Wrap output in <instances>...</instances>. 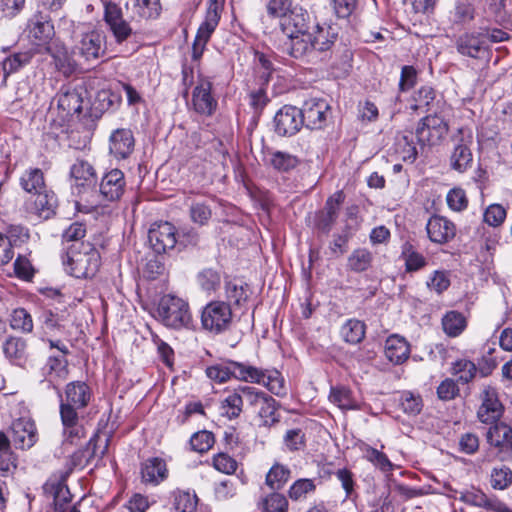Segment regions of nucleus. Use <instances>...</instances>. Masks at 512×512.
Returning a JSON list of instances; mask_svg holds the SVG:
<instances>
[{"mask_svg": "<svg viewBox=\"0 0 512 512\" xmlns=\"http://www.w3.org/2000/svg\"><path fill=\"white\" fill-rule=\"evenodd\" d=\"M512 484V470L507 466L494 468L491 472V486L497 490H505Z\"/></svg>", "mask_w": 512, "mask_h": 512, "instance_id": "nucleus-59", "label": "nucleus"}, {"mask_svg": "<svg viewBox=\"0 0 512 512\" xmlns=\"http://www.w3.org/2000/svg\"><path fill=\"white\" fill-rule=\"evenodd\" d=\"M457 51L467 57L481 58L487 52L489 46L486 45L485 37L482 32H467L462 34L456 40Z\"/></svg>", "mask_w": 512, "mask_h": 512, "instance_id": "nucleus-19", "label": "nucleus"}, {"mask_svg": "<svg viewBox=\"0 0 512 512\" xmlns=\"http://www.w3.org/2000/svg\"><path fill=\"white\" fill-rule=\"evenodd\" d=\"M168 476L166 463L163 459L152 457L141 465L142 481L146 484L158 485Z\"/></svg>", "mask_w": 512, "mask_h": 512, "instance_id": "nucleus-28", "label": "nucleus"}, {"mask_svg": "<svg viewBox=\"0 0 512 512\" xmlns=\"http://www.w3.org/2000/svg\"><path fill=\"white\" fill-rule=\"evenodd\" d=\"M291 470L282 464L275 463L266 474L265 483L273 491L281 490L288 482Z\"/></svg>", "mask_w": 512, "mask_h": 512, "instance_id": "nucleus-37", "label": "nucleus"}, {"mask_svg": "<svg viewBox=\"0 0 512 512\" xmlns=\"http://www.w3.org/2000/svg\"><path fill=\"white\" fill-rule=\"evenodd\" d=\"M214 444V435L209 431L195 433L190 439L192 449L199 453L208 451Z\"/></svg>", "mask_w": 512, "mask_h": 512, "instance_id": "nucleus-64", "label": "nucleus"}, {"mask_svg": "<svg viewBox=\"0 0 512 512\" xmlns=\"http://www.w3.org/2000/svg\"><path fill=\"white\" fill-rule=\"evenodd\" d=\"M304 124L309 129H321L330 115V106L324 99L310 98L300 109Z\"/></svg>", "mask_w": 512, "mask_h": 512, "instance_id": "nucleus-14", "label": "nucleus"}, {"mask_svg": "<svg viewBox=\"0 0 512 512\" xmlns=\"http://www.w3.org/2000/svg\"><path fill=\"white\" fill-rule=\"evenodd\" d=\"M59 397L62 444L64 447L79 445L86 436L82 414L91 401V388L83 381H73L66 385L64 394L59 393Z\"/></svg>", "mask_w": 512, "mask_h": 512, "instance_id": "nucleus-1", "label": "nucleus"}, {"mask_svg": "<svg viewBox=\"0 0 512 512\" xmlns=\"http://www.w3.org/2000/svg\"><path fill=\"white\" fill-rule=\"evenodd\" d=\"M125 185L124 173L119 169H112L102 177L99 192L106 201H115L123 195Z\"/></svg>", "mask_w": 512, "mask_h": 512, "instance_id": "nucleus-24", "label": "nucleus"}, {"mask_svg": "<svg viewBox=\"0 0 512 512\" xmlns=\"http://www.w3.org/2000/svg\"><path fill=\"white\" fill-rule=\"evenodd\" d=\"M10 327L22 333H31L34 327L32 316L24 308H17L11 314Z\"/></svg>", "mask_w": 512, "mask_h": 512, "instance_id": "nucleus-45", "label": "nucleus"}, {"mask_svg": "<svg viewBox=\"0 0 512 512\" xmlns=\"http://www.w3.org/2000/svg\"><path fill=\"white\" fill-rule=\"evenodd\" d=\"M197 282L202 290L212 292L220 286L221 277L216 270L207 268L198 273Z\"/></svg>", "mask_w": 512, "mask_h": 512, "instance_id": "nucleus-55", "label": "nucleus"}, {"mask_svg": "<svg viewBox=\"0 0 512 512\" xmlns=\"http://www.w3.org/2000/svg\"><path fill=\"white\" fill-rule=\"evenodd\" d=\"M299 163L296 156L282 151L271 153L270 164L278 171L287 172L294 169Z\"/></svg>", "mask_w": 512, "mask_h": 512, "instance_id": "nucleus-53", "label": "nucleus"}, {"mask_svg": "<svg viewBox=\"0 0 512 512\" xmlns=\"http://www.w3.org/2000/svg\"><path fill=\"white\" fill-rule=\"evenodd\" d=\"M274 124L275 131L278 135L292 136L304 125V120L300 109L285 105L276 113Z\"/></svg>", "mask_w": 512, "mask_h": 512, "instance_id": "nucleus-15", "label": "nucleus"}, {"mask_svg": "<svg viewBox=\"0 0 512 512\" xmlns=\"http://www.w3.org/2000/svg\"><path fill=\"white\" fill-rule=\"evenodd\" d=\"M475 17L474 7L466 0L458 1L453 12L455 23L465 24L472 21Z\"/></svg>", "mask_w": 512, "mask_h": 512, "instance_id": "nucleus-63", "label": "nucleus"}, {"mask_svg": "<svg viewBox=\"0 0 512 512\" xmlns=\"http://www.w3.org/2000/svg\"><path fill=\"white\" fill-rule=\"evenodd\" d=\"M135 139L130 129L119 128L109 138V151L118 160L128 158L134 150Z\"/></svg>", "mask_w": 512, "mask_h": 512, "instance_id": "nucleus-25", "label": "nucleus"}, {"mask_svg": "<svg viewBox=\"0 0 512 512\" xmlns=\"http://www.w3.org/2000/svg\"><path fill=\"white\" fill-rule=\"evenodd\" d=\"M65 270L75 278L93 277L101 264L98 250L91 243H73L63 259Z\"/></svg>", "mask_w": 512, "mask_h": 512, "instance_id": "nucleus-3", "label": "nucleus"}, {"mask_svg": "<svg viewBox=\"0 0 512 512\" xmlns=\"http://www.w3.org/2000/svg\"><path fill=\"white\" fill-rule=\"evenodd\" d=\"M410 355V346L405 338L399 335H391L385 342V356L393 364L399 365L405 362Z\"/></svg>", "mask_w": 512, "mask_h": 512, "instance_id": "nucleus-30", "label": "nucleus"}, {"mask_svg": "<svg viewBox=\"0 0 512 512\" xmlns=\"http://www.w3.org/2000/svg\"><path fill=\"white\" fill-rule=\"evenodd\" d=\"M32 57L33 53L31 51L18 52L6 57L2 61L4 78H7L10 74L17 72L19 69L29 64Z\"/></svg>", "mask_w": 512, "mask_h": 512, "instance_id": "nucleus-39", "label": "nucleus"}, {"mask_svg": "<svg viewBox=\"0 0 512 512\" xmlns=\"http://www.w3.org/2000/svg\"><path fill=\"white\" fill-rule=\"evenodd\" d=\"M70 175L74 180L78 194L92 191L97 182V176L93 166L84 160H77L70 169Z\"/></svg>", "mask_w": 512, "mask_h": 512, "instance_id": "nucleus-20", "label": "nucleus"}, {"mask_svg": "<svg viewBox=\"0 0 512 512\" xmlns=\"http://www.w3.org/2000/svg\"><path fill=\"white\" fill-rule=\"evenodd\" d=\"M213 84L207 79L197 82L192 91V108L201 116H212L218 107V100L212 92Z\"/></svg>", "mask_w": 512, "mask_h": 512, "instance_id": "nucleus-11", "label": "nucleus"}, {"mask_svg": "<svg viewBox=\"0 0 512 512\" xmlns=\"http://www.w3.org/2000/svg\"><path fill=\"white\" fill-rule=\"evenodd\" d=\"M47 498L53 499L54 512H80L76 505L68 508L71 493L65 483V477L50 478L43 486Z\"/></svg>", "mask_w": 512, "mask_h": 512, "instance_id": "nucleus-12", "label": "nucleus"}, {"mask_svg": "<svg viewBox=\"0 0 512 512\" xmlns=\"http://www.w3.org/2000/svg\"><path fill=\"white\" fill-rule=\"evenodd\" d=\"M506 218V210L500 204L489 205L483 215L484 222L492 227L500 226Z\"/></svg>", "mask_w": 512, "mask_h": 512, "instance_id": "nucleus-62", "label": "nucleus"}, {"mask_svg": "<svg viewBox=\"0 0 512 512\" xmlns=\"http://www.w3.org/2000/svg\"><path fill=\"white\" fill-rule=\"evenodd\" d=\"M5 358L12 364L24 368L29 360L27 341L19 336H9L2 344Z\"/></svg>", "mask_w": 512, "mask_h": 512, "instance_id": "nucleus-22", "label": "nucleus"}, {"mask_svg": "<svg viewBox=\"0 0 512 512\" xmlns=\"http://www.w3.org/2000/svg\"><path fill=\"white\" fill-rule=\"evenodd\" d=\"M276 410V400L268 395L263 403L260 404V409L258 412V415L262 419V424L264 426H271L275 422H278V418L276 417Z\"/></svg>", "mask_w": 512, "mask_h": 512, "instance_id": "nucleus-60", "label": "nucleus"}, {"mask_svg": "<svg viewBox=\"0 0 512 512\" xmlns=\"http://www.w3.org/2000/svg\"><path fill=\"white\" fill-rule=\"evenodd\" d=\"M446 203L452 211L462 212L468 207L469 201L464 189L454 187L448 191Z\"/></svg>", "mask_w": 512, "mask_h": 512, "instance_id": "nucleus-56", "label": "nucleus"}, {"mask_svg": "<svg viewBox=\"0 0 512 512\" xmlns=\"http://www.w3.org/2000/svg\"><path fill=\"white\" fill-rule=\"evenodd\" d=\"M29 36L35 44L48 43L54 36L55 30L49 15L43 11H37L29 20Z\"/></svg>", "mask_w": 512, "mask_h": 512, "instance_id": "nucleus-21", "label": "nucleus"}, {"mask_svg": "<svg viewBox=\"0 0 512 512\" xmlns=\"http://www.w3.org/2000/svg\"><path fill=\"white\" fill-rule=\"evenodd\" d=\"M452 142L453 150L450 156V166L455 171L463 173L471 167L473 162L471 152L473 136L471 131L460 128L452 137Z\"/></svg>", "mask_w": 512, "mask_h": 512, "instance_id": "nucleus-9", "label": "nucleus"}, {"mask_svg": "<svg viewBox=\"0 0 512 512\" xmlns=\"http://www.w3.org/2000/svg\"><path fill=\"white\" fill-rule=\"evenodd\" d=\"M89 105L88 90L83 84L63 86L57 94L59 116L63 120L75 115L80 117Z\"/></svg>", "mask_w": 512, "mask_h": 512, "instance_id": "nucleus-5", "label": "nucleus"}, {"mask_svg": "<svg viewBox=\"0 0 512 512\" xmlns=\"http://www.w3.org/2000/svg\"><path fill=\"white\" fill-rule=\"evenodd\" d=\"M466 326V318L458 311H449L442 318L443 330L450 337L459 336L465 330Z\"/></svg>", "mask_w": 512, "mask_h": 512, "instance_id": "nucleus-38", "label": "nucleus"}, {"mask_svg": "<svg viewBox=\"0 0 512 512\" xmlns=\"http://www.w3.org/2000/svg\"><path fill=\"white\" fill-rule=\"evenodd\" d=\"M225 294L227 303L237 307H241L248 299V288L236 282H226Z\"/></svg>", "mask_w": 512, "mask_h": 512, "instance_id": "nucleus-47", "label": "nucleus"}, {"mask_svg": "<svg viewBox=\"0 0 512 512\" xmlns=\"http://www.w3.org/2000/svg\"><path fill=\"white\" fill-rule=\"evenodd\" d=\"M225 0H208L205 19L198 28L193 46L192 58L197 61L201 58L206 44L219 24Z\"/></svg>", "mask_w": 512, "mask_h": 512, "instance_id": "nucleus-7", "label": "nucleus"}, {"mask_svg": "<svg viewBox=\"0 0 512 512\" xmlns=\"http://www.w3.org/2000/svg\"><path fill=\"white\" fill-rule=\"evenodd\" d=\"M148 241L157 254H163L176 247L179 233L170 222L154 223L148 231Z\"/></svg>", "mask_w": 512, "mask_h": 512, "instance_id": "nucleus-10", "label": "nucleus"}, {"mask_svg": "<svg viewBox=\"0 0 512 512\" xmlns=\"http://www.w3.org/2000/svg\"><path fill=\"white\" fill-rule=\"evenodd\" d=\"M32 201L29 204V211L34 213L41 219H49L55 214L57 208V197L55 193L48 189L37 193L32 196Z\"/></svg>", "mask_w": 512, "mask_h": 512, "instance_id": "nucleus-26", "label": "nucleus"}, {"mask_svg": "<svg viewBox=\"0 0 512 512\" xmlns=\"http://www.w3.org/2000/svg\"><path fill=\"white\" fill-rule=\"evenodd\" d=\"M233 322L232 307L224 301L215 300L208 303L201 313L202 328L218 335L229 330Z\"/></svg>", "mask_w": 512, "mask_h": 512, "instance_id": "nucleus-6", "label": "nucleus"}, {"mask_svg": "<svg viewBox=\"0 0 512 512\" xmlns=\"http://www.w3.org/2000/svg\"><path fill=\"white\" fill-rule=\"evenodd\" d=\"M372 253L365 248L355 249L347 260V267L353 272L366 271L372 263Z\"/></svg>", "mask_w": 512, "mask_h": 512, "instance_id": "nucleus-41", "label": "nucleus"}, {"mask_svg": "<svg viewBox=\"0 0 512 512\" xmlns=\"http://www.w3.org/2000/svg\"><path fill=\"white\" fill-rule=\"evenodd\" d=\"M364 453L365 458L383 472H388L392 470L393 464L383 452L370 446H367L364 450Z\"/></svg>", "mask_w": 512, "mask_h": 512, "instance_id": "nucleus-61", "label": "nucleus"}, {"mask_svg": "<svg viewBox=\"0 0 512 512\" xmlns=\"http://www.w3.org/2000/svg\"><path fill=\"white\" fill-rule=\"evenodd\" d=\"M262 504L265 512H287L289 506L286 497L276 491L267 495Z\"/></svg>", "mask_w": 512, "mask_h": 512, "instance_id": "nucleus-58", "label": "nucleus"}, {"mask_svg": "<svg viewBox=\"0 0 512 512\" xmlns=\"http://www.w3.org/2000/svg\"><path fill=\"white\" fill-rule=\"evenodd\" d=\"M68 362L64 358L50 356L42 367L45 380L53 387H57L68 377Z\"/></svg>", "mask_w": 512, "mask_h": 512, "instance_id": "nucleus-29", "label": "nucleus"}, {"mask_svg": "<svg viewBox=\"0 0 512 512\" xmlns=\"http://www.w3.org/2000/svg\"><path fill=\"white\" fill-rule=\"evenodd\" d=\"M281 30L286 36L309 33L311 16L307 10L294 8L281 20Z\"/></svg>", "mask_w": 512, "mask_h": 512, "instance_id": "nucleus-23", "label": "nucleus"}, {"mask_svg": "<svg viewBox=\"0 0 512 512\" xmlns=\"http://www.w3.org/2000/svg\"><path fill=\"white\" fill-rule=\"evenodd\" d=\"M401 258L405 262V271L408 273L417 272L428 264L427 258L408 242L402 246Z\"/></svg>", "mask_w": 512, "mask_h": 512, "instance_id": "nucleus-36", "label": "nucleus"}, {"mask_svg": "<svg viewBox=\"0 0 512 512\" xmlns=\"http://www.w3.org/2000/svg\"><path fill=\"white\" fill-rule=\"evenodd\" d=\"M399 405L408 416H416L423 409V400L420 394L411 391H403L400 395Z\"/></svg>", "mask_w": 512, "mask_h": 512, "instance_id": "nucleus-42", "label": "nucleus"}, {"mask_svg": "<svg viewBox=\"0 0 512 512\" xmlns=\"http://www.w3.org/2000/svg\"><path fill=\"white\" fill-rule=\"evenodd\" d=\"M511 433V427L505 423H496L487 431V441L491 446L500 448L506 443L508 435Z\"/></svg>", "mask_w": 512, "mask_h": 512, "instance_id": "nucleus-52", "label": "nucleus"}, {"mask_svg": "<svg viewBox=\"0 0 512 512\" xmlns=\"http://www.w3.org/2000/svg\"><path fill=\"white\" fill-rule=\"evenodd\" d=\"M329 399L342 410H355L358 408L351 391L345 387H332Z\"/></svg>", "mask_w": 512, "mask_h": 512, "instance_id": "nucleus-43", "label": "nucleus"}, {"mask_svg": "<svg viewBox=\"0 0 512 512\" xmlns=\"http://www.w3.org/2000/svg\"><path fill=\"white\" fill-rule=\"evenodd\" d=\"M284 51L295 59L309 57L314 53L311 32L287 36Z\"/></svg>", "mask_w": 512, "mask_h": 512, "instance_id": "nucleus-27", "label": "nucleus"}, {"mask_svg": "<svg viewBox=\"0 0 512 512\" xmlns=\"http://www.w3.org/2000/svg\"><path fill=\"white\" fill-rule=\"evenodd\" d=\"M96 453V441L95 438H91L87 443L86 448L75 451L70 457L71 468H83L91 460Z\"/></svg>", "mask_w": 512, "mask_h": 512, "instance_id": "nucleus-51", "label": "nucleus"}, {"mask_svg": "<svg viewBox=\"0 0 512 512\" xmlns=\"http://www.w3.org/2000/svg\"><path fill=\"white\" fill-rule=\"evenodd\" d=\"M453 374L458 375V380L462 383H469L474 379L477 373L476 365L467 359H461L453 364Z\"/></svg>", "mask_w": 512, "mask_h": 512, "instance_id": "nucleus-57", "label": "nucleus"}, {"mask_svg": "<svg viewBox=\"0 0 512 512\" xmlns=\"http://www.w3.org/2000/svg\"><path fill=\"white\" fill-rule=\"evenodd\" d=\"M448 131L447 120L442 115L432 114L420 120L416 129V137L422 146H433L439 144L446 137Z\"/></svg>", "mask_w": 512, "mask_h": 512, "instance_id": "nucleus-8", "label": "nucleus"}, {"mask_svg": "<svg viewBox=\"0 0 512 512\" xmlns=\"http://www.w3.org/2000/svg\"><path fill=\"white\" fill-rule=\"evenodd\" d=\"M135 13L144 19H154L160 15L159 0H133Z\"/></svg>", "mask_w": 512, "mask_h": 512, "instance_id": "nucleus-50", "label": "nucleus"}, {"mask_svg": "<svg viewBox=\"0 0 512 512\" xmlns=\"http://www.w3.org/2000/svg\"><path fill=\"white\" fill-rule=\"evenodd\" d=\"M211 380L224 383L230 378L242 382L263 385L276 396L287 393L285 380L277 369H262L248 363L228 361L225 364L214 365L206 369Z\"/></svg>", "mask_w": 512, "mask_h": 512, "instance_id": "nucleus-2", "label": "nucleus"}, {"mask_svg": "<svg viewBox=\"0 0 512 512\" xmlns=\"http://www.w3.org/2000/svg\"><path fill=\"white\" fill-rule=\"evenodd\" d=\"M243 411V400L238 391V387L228 390L227 394L220 401L219 413L228 420L237 419Z\"/></svg>", "mask_w": 512, "mask_h": 512, "instance_id": "nucleus-33", "label": "nucleus"}, {"mask_svg": "<svg viewBox=\"0 0 512 512\" xmlns=\"http://www.w3.org/2000/svg\"><path fill=\"white\" fill-rule=\"evenodd\" d=\"M121 98L119 95L109 91L101 90L96 94L90 106V116L98 117L106 111L115 110L119 107Z\"/></svg>", "mask_w": 512, "mask_h": 512, "instance_id": "nucleus-34", "label": "nucleus"}, {"mask_svg": "<svg viewBox=\"0 0 512 512\" xmlns=\"http://www.w3.org/2000/svg\"><path fill=\"white\" fill-rule=\"evenodd\" d=\"M53 57L58 69L66 75L72 74L81 64L78 55L69 54L65 49L58 50Z\"/></svg>", "mask_w": 512, "mask_h": 512, "instance_id": "nucleus-46", "label": "nucleus"}, {"mask_svg": "<svg viewBox=\"0 0 512 512\" xmlns=\"http://www.w3.org/2000/svg\"><path fill=\"white\" fill-rule=\"evenodd\" d=\"M156 319L167 328L180 330L191 325L192 314L186 300L173 294H166L158 302Z\"/></svg>", "mask_w": 512, "mask_h": 512, "instance_id": "nucleus-4", "label": "nucleus"}, {"mask_svg": "<svg viewBox=\"0 0 512 512\" xmlns=\"http://www.w3.org/2000/svg\"><path fill=\"white\" fill-rule=\"evenodd\" d=\"M11 441L16 448L29 449L38 439L37 429L30 417L15 419L11 425Z\"/></svg>", "mask_w": 512, "mask_h": 512, "instance_id": "nucleus-16", "label": "nucleus"}, {"mask_svg": "<svg viewBox=\"0 0 512 512\" xmlns=\"http://www.w3.org/2000/svg\"><path fill=\"white\" fill-rule=\"evenodd\" d=\"M426 231L431 242L444 245L456 236V225L447 217L432 215L426 223Z\"/></svg>", "mask_w": 512, "mask_h": 512, "instance_id": "nucleus-17", "label": "nucleus"}, {"mask_svg": "<svg viewBox=\"0 0 512 512\" xmlns=\"http://www.w3.org/2000/svg\"><path fill=\"white\" fill-rule=\"evenodd\" d=\"M316 484L314 479L300 478L292 483L288 490V496L292 501L305 499L307 495L314 493Z\"/></svg>", "mask_w": 512, "mask_h": 512, "instance_id": "nucleus-44", "label": "nucleus"}, {"mask_svg": "<svg viewBox=\"0 0 512 512\" xmlns=\"http://www.w3.org/2000/svg\"><path fill=\"white\" fill-rule=\"evenodd\" d=\"M480 399L481 405L477 411L479 421L485 424L496 423L504 411L496 389L491 386H485L480 394Z\"/></svg>", "mask_w": 512, "mask_h": 512, "instance_id": "nucleus-13", "label": "nucleus"}, {"mask_svg": "<svg viewBox=\"0 0 512 512\" xmlns=\"http://www.w3.org/2000/svg\"><path fill=\"white\" fill-rule=\"evenodd\" d=\"M341 335L347 343L357 344L365 336V324L357 319H349L342 325Z\"/></svg>", "mask_w": 512, "mask_h": 512, "instance_id": "nucleus-40", "label": "nucleus"}, {"mask_svg": "<svg viewBox=\"0 0 512 512\" xmlns=\"http://www.w3.org/2000/svg\"><path fill=\"white\" fill-rule=\"evenodd\" d=\"M104 36L101 32L93 30L82 35L81 40L73 48L74 55L80 60L89 62L98 59L102 53Z\"/></svg>", "mask_w": 512, "mask_h": 512, "instance_id": "nucleus-18", "label": "nucleus"}, {"mask_svg": "<svg viewBox=\"0 0 512 512\" xmlns=\"http://www.w3.org/2000/svg\"><path fill=\"white\" fill-rule=\"evenodd\" d=\"M394 150L399 159L413 163L418 156L417 148L413 142V134L407 132L398 135L395 139Z\"/></svg>", "mask_w": 512, "mask_h": 512, "instance_id": "nucleus-35", "label": "nucleus"}, {"mask_svg": "<svg viewBox=\"0 0 512 512\" xmlns=\"http://www.w3.org/2000/svg\"><path fill=\"white\" fill-rule=\"evenodd\" d=\"M311 41L315 51L324 52L331 48L337 39V32L332 26L320 25L319 23L313 26L311 32Z\"/></svg>", "mask_w": 512, "mask_h": 512, "instance_id": "nucleus-31", "label": "nucleus"}, {"mask_svg": "<svg viewBox=\"0 0 512 512\" xmlns=\"http://www.w3.org/2000/svg\"><path fill=\"white\" fill-rule=\"evenodd\" d=\"M20 187L32 196L47 188L44 173L39 168L26 169L19 179Z\"/></svg>", "mask_w": 512, "mask_h": 512, "instance_id": "nucleus-32", "label": "nucleus"}, {"mask_svg": "<svg viewBox=\"0 0 512 512\" xmlns=\"http://www.w3.org/2000/svg\"><path fill=\"white\" fill-rule=\"evenodd\" d=\"M68 314L66 311L55 313L51 310L44 311L41 315L43 327L49 331H61L65 327Z\"/></svg>", "mask_w": 512, "mask_h": 512, "instance_id": "nucleus-54", "label": "nucleus"}, {"mask_svg": "<svg viewBox=\"0 0 512 512\" xmlns=\"http://www.w3.org/2000/svg\"><path fill=\"white\" fill-rule=\"evenodd\" d=\"M173 506L178 512H194L197 507L195 493L177 490L173 492Z\"/></svg>", "mask_w": 512, "mask_h": 512, "instance_id": "nucleus-49", "label": "nucleus"}, {"mask_svg": "<svg viewBox=\"0 0 512 512\" xmlns=\"http://www.w3.org/2000/svg\"><path fill=\"white\" fill-rule=\"evenodd\" d=\"M189 213L192 222L200 226L207 225L212 217V209L207 201L192 202Z\"/></svg>", "mask_w": 512, "mask_h": 512, "instance_id": "nucleus-48", "label": "nucleus"}]
</instances>
